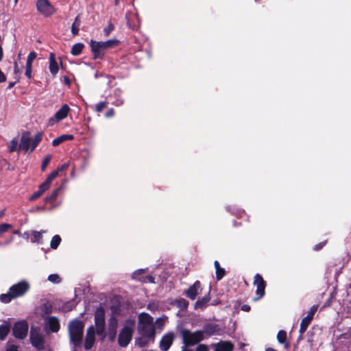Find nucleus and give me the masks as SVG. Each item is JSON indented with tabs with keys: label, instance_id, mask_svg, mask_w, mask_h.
Wrapping results in <instances>:
<instances>
[{
	"label": "nucleus",
	"instance_id": "obj_16",
	"mask_svg": "<svg viewBox=\"0 0 351 351\" xmlns=\"http://www.w3.org/2000/svg\"><path fill=\"white\" fill-rule=\"evenodd\" d=\"M45 328L47 331L56 332L60 329L59 320L56 317H49L46 319Z\"/></svg>",
	"mask_w": 351,
	"mask_h": 351
},
{
	"label": "nucleus",
	"instance_id": "obj_22",
	"mask_svg": "<svg viewBox=\"0 0 351 351\" xmlns=\"http://www.w3.org/2000/svg\"><path fill=\"white\" fill-rule=\"evenodd\" d=\"M233 345L229 341H221L214 346V351H232Z\"/></svg>",
	"mask_w": 351,
	"mask_h": 351
},
{
	"label": "nucleus",
	"instance_id": "obj_50",
	"mask_svg": "<svg viewBox=\"0 0 351 351\" xmlns=\"http://www.w3.org/2000/svg\"><path fill=\"white\" fill-rule=\"evenodd\" d=\"M14 74L16 75L15 76V79H16V81H19V80L20 72H19V66H18L16 62H14Z\"/></svg>",
	"mask_w": 351,
	"mask_h": 351
},
{
	"label": "nucleus",
	"instance_id": "obj_48",
	"mask_svg": "<svg viewBox=\"0 0 351 351\" xmlns=\"http://www.w3.org/2000/svg\"><path fill=\"white\" fill-rule=\"evenodd\" d=\"M107 104L104 101L100 102L96 106V111L100 112L103 110L104 108L106 107Z\"/></svg>",
	"mask_w": 351,
	"mask_h": 351
},
{
	"label": "nucleus",
	"instance_id": "obj_14",
	"mask_svg": "<svg viewBox=\"0 0 351 351\" xmlns=\"http://www.w3.org/2000/svg\"><path fill=\"white\" fill-rule=\"evenodd\" d=\"M254 284L256 286V293L258 295L257 299H259L265 294V282L261 275L256 274Z\"/></svg>",
	"mask_w": 351,
	"mask_h": 351
},
{
	"label": "nucleus",
	"instance_id": "obj_57",
	"mask_svg": "<svg viewBox=\"0 0 351 351\" xmlns=\"http://www.w3.org/2000/svg\"><path fill=\"white\" fill-rule=\"evenodd\" d=\"M16 82H17L16 80L15 82H10L8 84V88L11 89L14 86V84L16 83Z\"/></svg>",
	"mask_w": 351,
	"mask_h": 351
},
{
	"label": "nucleus",
	"instance_id": "obj_44",
	"mask_svg": "<svg viewBox=\"0 0 351 351\" xmlns=\"http://www.w3.org/2000/svg\"><path fill=\"white\" fill-rule=\"evenodd\" d=\"M12 228V225L6 223L0 224V234L7 232L9 229Z\"/></svg>",
	"mask_w": 351,
	"mask_h": 351
},
{
	"label": "nucleus",
	"instance_id": "obj_24",
	"mask_svg": "<svg viewBox=\"0 0 351 351\" xmlns=\"http://www.w3.org/2000/svg\"><path fill=\"white\" fill-rule=\"evenodd\" d=\"M287 332L281 330L278 332L277 339L279 343L283 344L286 349L289 348V343L287 341Z\"/></svg>",
	"mask_w": 351,
	"mask_h": 351
},
{
	"label": "nucleus",
	"instance_id": "obj_26",
	"mask_svg": "<svg viewBox=\"0 0 351 351\" xmlns=\"http://www.w3.org/2000/svg\"><path fill=\"white\" fill-rule=\"evenodd\" d=\"M122 92L120 89L117 88L114 91V95L111 96L112 98L113 97H115V99L112 101V104L116 106H119L123 104V99L121 97Z\"/></svg>",
	"mask_w": 351,
	"mask_h": 351
},
{
	"label": "nucleus",
	"instance_id": "obj_59",
	"mask_svg": "<svg viewBox=\"0 0 351 351\" xmlns=\"http://www.w3.org/2000/svg\"><path fill=\"white\" fill-rule=\"evenodd\" d=\"M30 234H31V232H25L23 234V237L25 239H28Z\"/></svg>",
	"mask_w": 351,
	"mask_h": 351
},
{
	"label": "nucleus",
	"instance_id": "obj_49",
	"mask_svg": "<svg viewBox=\"0 0 351 351\" xmlns=\"http://www.w3.org/2000/svg\"><path fill=\"white\" fill-rule=\"evenodd\" d=\"M69 167V164L68 163H64L63 164L62 166H60V167H58L56 171H54L53 172H56L57 173V176L59 175V173L61 172V171H65L66 169H67V168Z\"/></svg>",
	"mask_w": 351,
	"mask_h": 351
},
{
	"label": "nucleus",
	"instance_id": "obj_62",
	"mask_svg": "<svg viewBox=\"0 0 351 351\" xmlns=\"http://www.w3.org/2000/svg\"><path fill=\"white\" fill-rule=\"evenodd\" d=\"M265 351H276V350L273 348H267Z\"/></svg>",
	"mask_w": 351,
	"mask_h": 351
},
{
	"label": "nucleus",
	"instance_id": "obj_30",
	"mask_svg": "<svg viewBox=\"0 0 351 351\" xmlns=\"http://www.w3.org/2000/svg\"><path fill=\"white\" fill-rule=\"evenodd\" d=\"M210 297L208 295L204 296L200 299H199L195 304V309H202L204 308L206 304L209 302Z\"/></svg>",
	"mask_w": 351,
	"mask_h": 351
},
{
	"label": "nucleus",
	"instance_id": "obj_18",
	"mask_svg": "<svg viewBox=\"0 0 351 351\" xmlns=\"http://www.w3.org/2000/svg\"><path fill=\"white\" fill-rule=\"evenodd\" d=\"M49 71L54 77L59 71L58 64L56 60V56L53 53L49 54Z\"/></svg>",
	"mask_w": 351,
	"mask_h": 351
},
{
	"label": "nucleus",
	"instance_id": "obj_51",
	"mask_svg": "<svg viewBox=\"0 0 351 351\" xmlns=\"http://www.w3.org/2000/svg\"><path fill=\"white\" fill-rule=\"evenodd\" d=\"M25 75L29 79H30L32 77V66H26V69H25Z\"/></svg>",
	"mask_w": 351,
	"mask_h": 351
},
{
	"label": "nucleus",
	"instance_id": "obj_20",
	"mask_svg": "<svg viewBox=\"0 0 351 351\" xmlns=\"http://www.w3.org/2000/svg\"><path fill=\"white\" fill-rule=\"evenodd\" d=\"M57 177L56 172L51 173L46 180L39 186V189L43 193L49 188L51 182Z\"/></svg>",
	"mask_w": 351,
	"mask_h": 351
},
{
	"label": "nucleus",
	"instance_id": "obj_55",
	"mask_svg": "<svg viewBox=\"0 0 351 351\" xmlns=\"http://www.w3.org/2000/svg\"><path fill=\"white\" fill-rule=\"evenodd\" d=\"M114 114V111L112 108L110 109L106 113V117L110 118L113 117Z\"/></svg>",
	"mask_w": 351,
	"mask_h": 351
},
{
	"label": "nucleus",
	"instance_id": "obj_40",
	"mask_svg": "<svg viewBox=\"0 0 351 351\" xmlns=\"http://www.w3.org/2000/svg\"><path fill=\"white\" fill-rule=\"evenodd\" d=\"M37 55L36 52L32 51L29 53L27 56V60L26 62L27 66H32L33 61L36 59Z\"/></svg>",
	"mask_w": 351,
	"mask_h": 351
},
{
	"label": "nucleus",
	"instance_id": "obj_63",
	"mask_svg": "<svg viewBox=\"0 0 351 351\" xmlns=\"http://www.w3.org/2000/svg\"><path fill=\"white\" fill-rule=\"evenodd\" d=\"M3 215V211H0V218L2 217Z\"/></svg>",
	"mask_w": 351,
	"mask_h": 351
},
{
	"label": "nucleus",
	"instance_id": "obj_33",
	"mask_svg": "<svg viewBox=\"0 0 351 351\" xmlns=\"http://www.w3.org/2000/svg\"><path fill=\"white\" fill-rule=\"evenodd\" d=\"M14 298H15L13 296V294L11 293L10 289H9V291L7 293H3V294L0 295V301L3 303H8Z\"/></svg>",
	"mask_w": 351,
	"mask_h": 351
},
{
	"label": "nucleus",
	"instance_id": "obj_23",
	"mask_svg": "<svg viewBox=\"0 0 351 351\" xmlns=\"http://www.w3.org/2000/svg\"><path fill=\"white\" fill-rule=\"evenodd\" d=\"M117 325H118L117 320L114 317L110 318V319L109 320V324H108V332H109V337L112 340L115 338Z\"/></svg>",
	"mask_w": 351,
	"mask_h": 351
},
{
	"label": "nucleus",
	"instance_id": "obj_5",
	"mask_svg": "<svg viewBox=\"0 0 351 351\" xmlns=\"http://www.w3.org/2000/svg\"><path fill=\"white\" fill-rule=\"evenodd\" d=\"M30 341L32 345L39 350L45 348V337L39 328H31Z\"/></svg>",
	"mask_w": 351,
	"mask_h": 351
},
{
	"label": "nucleus",
	"instance_id": "obj_34",
	"mask_svg": "<svg viewBox=\"0 0 351 351\" xmlns=\"http://www.w3.org/2000/svg\"><path fill=\"white\" fill-rule=\"evenodd\" d=\"M41 139L42 134L38 133L34 136V138L32 139L30 152H32L36 148L38 144L40 142Z\"/></svg>",
	"mask_w": 351,
	"mask_h": 351
},
{
	"label": "nucleus",
	"instance_id": "obj_47",
	"mask_svg": "<svg viewBox=\"0 0 351 351\" xmlns=\"http://www.w3.org/2000/svg\"><path fill=\"white\" fill-rule=\"evenodd\" d=\"M6 351H19L18 347L11 342H8L7 345Z\"/></svg>",
	"mask_w": 351,
	"mask_h": 351
},
{
	"label": "nucleus",
	"instance_id": "obj_7",
	"mask_svg": "<svg viewBox=\"0 0 351 351\" xmlns=\"http://www.w3.org/2000/svg\"><path fill=\"white\" fill-rule=\"evenodd\" d=\"M133 326L134 323H127L121 330L118 339L120 346L125 347L130 342L132 336Z\"/></svg>",
	"mask_w": 351,
	"mask_h": 351
},
{
	"label": "nucleus",
	"instance_id": "obj_46",
	"mask_svg": "<svg viewBox=\"0 0 351 351\" xmlns=\"http://www.w3.org/2000/svg\"><path fill=\"white\" fill-rule=\"evenodd\" d=\"M43 194V192L40 191V189H38V191L34 193L29 197L30 201H34L36 199H38L40 195Z\"/></svg>",
	"mask_w": 351,
	"mask_h": 351
},
{
	"label": "nucleus",
	"instance_id": "obj_31",
	"mask_svg": "<svg viewBox=\"0 0 351 351\" xmlns=\"http://www.w3.org/2000/svg\"><path fill=\"white\" fill-rule=\"evenodd\" d=\"M84 47V45L82 43H76L72 47L71 53L73 56H78L82 51Z\"/></svg>",
	"mask_w": 351,
	"mask_h": 351
},
{
	"label": "nucleus",
	"instance_id": "obj_42",
	"mask_svg": "<svg viewBox=\"0 0 351 351\" xmlns=\"http://www.w3.org/2000/svg\"><path fill=\"white\" fill-rule=\"evenodd\" d=\"M48 280L57 284L60 282V278L58 274H51L48 276Z\"/></svg>",
	"mask_w": 351,
	"mask_h": 351
},
{
	"label": "nucleus",
	"instance_id": "obj_12",
	"mask_svg": "<svg viewBox=\"0 0 351 351\" xmlns=\"http://www.w3.org/2000/svg\"><path fill=\"white\" fill-rule=\"evenodd\" d=\"M201 284L199 281H195L193 285L190 286L184 291V294L191 300H194L196 296L202 292Z\"/></svg>",
	"mask_w": 351,
	"mask_h": 351
},
{
	"label": "nucleus",
	"instance_id": "obj_10",
	"mask_svg": "<svg viewBox=\"0 0 351 351\" xmlns=\"http://www.w3.org/2000/svg\"><path fill=\"white\" fill-rule=\"evenodd\" d=\"M38 10L44 16H49L55 12V9L48 0H38Z\"/></svg>",
	"mask_w": 351,
	"mask_h": 351
},
{
	"label": "nucleus",
	"instance_id": "obj_21",
	"mask_svg": "<svg viewBox=\"0 0 351 351\" xmlns=\"http://www.w3.org/2000/svg\"><path fill=\"white\" fill-rule=\"evenodd\" d=\"M145 269H138L135 271L132 274V278L135 280L143 282H154V278L152 276H146L144 277H138V275L140 273H145Z\"/></svg>",
	"mask_w": 351,
	"mask_h": 351
},
{
	"label": "nucleus",
	"instance_id": "obj_35",
	"mask_svg": "<svg viewBox=\"0 0 351 351\" xmlns=\"http://www.w3.org/2000/svg\"><path fill=\"white\" fill-rule=\"evenodd\" d=\"M61 242V237L59 235H55L52 237L50 242V247L52 249H56Z\"/></svg>",
	"mask_w": 351,
	"mask_h": 351
},
{
	"label": "nucleus",
	"instance_id": "obj_37",
	"mask_svg": "<svg viewBox=\"0 0 351 351\" xmlns=\"http://www.w3.org/2000/svg\"><path fill=\"white\" fill-rule=\"evenodd\" d=\"M80 25V22L78 20V18L76 17L75 21L73 22L71 26V32L73 35H77L78 34Z\"/></svg>",
	"mask_w": 351,
	"mask_h": 351
},
{
	"label": "nucleus",
	"instance_id": "obj_32",
	"mask_svg": "<svg viewBox=\"0 0 351 351\" xmlns=\"http://www.w3.org/2000/svg\"><path fill=\"white\" fill-rule=\"evenodd\" d=\"M10 327L8 324H2L0 326V339L3 340L8 332H10Z\"/></svg>",
	"mask_w": 351,
	"mask_h": 351
},
{
	"label": "nucleus",
	"instance_id": "obj_39",
	"mask_svg": "<svg viewBox=\"0 0 351 351\" xmlns=\"http://www.w3.org/2000/svg\"><path fill=\"white\" fill-rule=\"evenodd\" d=\"M176 304L178 307L182 309L186 308L189 306V302L184 298L178 299L176 301Z\"/></svg>",
	"mask_w": 351,
	"mask_h": 351
},
{
	"label": "nucleus",
	"instance_id": "obj_61",
	"mask_svg": "<svg viewBox=\"0 0 351 351\" xmlns=\"http://www.w3.org/2000/svg\"><path fill=\"white\" fill-rule=\"evenodd\" d=\"M182 351H193V350L189 349V348H186V346H185V347H184V348H182Z\"/></svg>",
	"mask_w": 351,
	"mask_h": 351
},
{
	"label": "nucleus",
	"instance_id": "obj_64",
	"mask_svg": "<svg viewBox=\"0 0 351 351\" xmlns=\"http://www.w3.org/2000/svg\"><path fill=\"white\" fill-rule=\"evenodd\" d=\"M143 274V273H140V274H138V277H144V276H142V274Z\"/></svg>",
	"mask_w": 351,
	"mask_h": 351
},
{
	"label": "nucleus",
	"instance_id": "obj_56",
	"mask_svg": "<svg viewBox=\"0 0 351 351\" xmlns=\"http://www.w3.org/2000/svg\"><path fill=\"white\" fill-rule=\"evenodd\" d=\"M241 309L244 311H248L250 309V307L248 305H243L241 307Z\"/></svg>",
	"mask_w": 351,
	"mask_h": 351
},
{
	"label": "nucleus",
	"instance_id": "obj_25",
	"mask_svg": "<svg viewBox=\"0 0 351 351\" xmlns=\"http://www.w3.org/2000/svg\"><path fill=\"white\" fill-rule=\"evenodd\" d=\"M95 324H105V312L102 308H99L96 310L95 313Z\"/></svg>",
	"mask_w": 351,
	"mask_h": 351
},
{
	"label": "nucleus",
	"instance_id": "obj_28",
	"mask_svg": "<svg viewBox=\"0 0 351 351\" xmlns=\"http://www.w3.org/2000/svg\"><path fill=\"white\" fill-rule=\"evenodd\" d=\"M45 230H41V231H36L33 230L31 232V234L33 236V238L31 239V241L32 243H42V236L43 234L45 233Z\"/></svg>",
	"mask_w": 351,
	"mask_h": 351
},
{
	"label": "nucleus",
	"instance_id": "obj_11",
	"mask_svg": "<svg viewBox=\"0 0 351 351\" xmlns=\"http://www.w3.org/2000/svg\"><path fill=\"white\" fill-rule=\"evenodd\" d=\"M317 310V306L313 305L308 311L307 315L304 317L300 324V336L306 330L308 325L311 322L315 312Z\"/></svg>",
	"mask_w": 351,
	"mask_h": 351
},
{
	"label": "nucleus",
	"instance_id": "obj_38",
	"mask_svg": "<svg viewBox=\"0 0 351 351\" xmlns=\"http://www.w3.org/2000/svg\"><path fill=\"white\" fill-rule=\"evenodd\" d=\"M96 330L98 335L102 337H105V324H95Z\"/></svg>",
	"mask_w": 351,
	"mask_h": 351
},
{
	"label": "nucleus",
	"instance_id": "obj_6",
	"mask_svg": "<svg viewBox=\"0 0 351 351\" xmlns=\"http://www.w3.org/2000/svg\"><path fill=\"white\" fill-rule=\"evenodd\" d=\"M70 111L71 108L67 104L62 105V107L55 113V114L48 119L47 126L52 127L60 121L66 119Z\"/></svg>",
	"mask_w": 351,
	"mask_h": 351
},
{
	"label": "nucleus",
	"instance_id": "obj_2",
	"mask_svg": "<svg viewBox=\"0 0 351 351\" xmlns=\"http://www.w3.org/2000/svg\"><path fill=\"white\" fill-rule=\"evenodd\" d=\"M84 323L79 319H74L69 324V335L70 343L74 347L82 345L84 334Z\"/></svg>",
	"mask_w": 351,
	"mask_h": 351
},
{
	"label": "nucleus",
	"instance_id": "obj_17",
	"mask_svg": "<svg viewBox=\"0 0 351 351\" xmlns=\"http://www.w3.org/2000/svg\"><path fill=\"white\" fill-rule=\"evenodd\" d=\"M32 138L28 132L23 133L21 136V141L19 145V150L27 152L31 147Z\"/></svg>",
	"mask_w": 351,
	"mask_h": 351
},
{
	"label": "nucleus",
	"instance_id": "obj_58",
	"mask_svg": "<svg viewBox=\"0 0 351 351\" xmlns=\"http://www.w3.org/2000/svg\"><path fill=\"white\" fill-rule=\"evenodd\" d=\"M3 57V48H2V46L0 45V61L2 60Z\"/></svg>",
	"mask_w": 351,
	"mask_h": 351
},
{
	"label": "nucleus",
	"instance_id": "obj_43",
	"mask_svg": "<svg viewBox=\"0 0 351 351\" xmlns=\"http://www.w3.org/2000/svg\"><path fill=\"white\" fill-rule=\"evenodd\" d=\"M50 160H51V156L50 155L47 156L44 158V160H43V162H42V165H41V170L43 171H44L45 170L46 167H47V165L50 162Z\"/></svg>",
	"mask_w": 351,
	"mask_h": 351
},
{
	"label": "nucleus",
	"instance_id": "obj_19",
	"mask_svg": "<svg viewBox=\"0 0 351 351\" xmlns=\"http://www.w3.org/2000/svg\"><path fill=\"white\" fill-rule=\"evenodd\" d=\"M57 177L56 172L51 173L46 180L39 186V189L43 193L49 188L51 182Z\"/></svg>",
	"mask_w": 351,
	"mask_h": 351
},
{
	"label": "nucleus",
	"instance_id": "obj_13",
	"mask_svg": "<svg viewBox=\"0 0 351 351\" xmlns=\"http://www.w3.org/2000/svg\"><path fill=\"white\" fill-rule=\"evenodd\" d=\"M95 340V330L93 326H90L88 328L85 338L84 348L86 350L90 349Z\"/></svg>",
	"mask_w": 351,
	"mask_h": 351
},
{
	"label": "nucleus",
	"instance_id": "obj_54",
	"mask_svg": "<svg viewBox=\"0 0 351 351\" xmlns=\"http://www.w3.org/2000/svg\"><path fill=\"white\" fill-rule=\"evenodd\" d=\"M196 351H208V348L206 346L201 344L197 347Z\"/></svg>",
	"mask_w": 351,
	"mask_h": 351
},
{
	"label": "nucleus",
	"instance_id": "obj_27",
	"mask_svg": "<svg viewBox=\"0 0 351 351\" xmlns=\"http://www.w3.org/2000/svg\"><path fill=\"white\" fill-rule=\"evenodd\" d=\"M73 138L74 136L72 134H62L58 136V138L53 139L52 141V145L53 146H57L65 141H70L73 140Z\"/></svg>",
	"mask_w": 351,
	"mask_h": 351
},
{
	"label": "nucleus",
	"instance_id": "obj_15",
	"mask_svg": "<svg viewBox=\"0 0 351 351\" xmlns=\"http://www.w3.org/2000/svg\"><path fill=\"white\" fill-rule=\"evenodd\" d=\"M174 339V334L169 332L165 335L160 342V348L162 351H167L171 346Z\"/></svg>",
	"mask_w": 351,
	"mask_h": 351
},
{
	"label": "nucleus",
	"instance_id": "obj_45",
	"mask_svg": "<svg viewBox=\"0 0 351 351\" xmlns=\"http://www.w3.org/2000/svg\"><path fill=\"white\" fill-rule=\"evenodd\" d=\"M114 29V25L112 23H109L107 27L104 29V34L106 36H108L110 32Z\"/></svg>",
	"mask_w": 351,
	"mask_h": 351
},
{
	"label": "nucleus",
	"instance_id": "obj_52",
	"mask_svg": "<svg viewBox=\"0 0 351 351\" xmlns=\"http://www.w3.org/2000/svg\"><path fill=\"white\" fill-rule=\"evenodd\" d=\"M165 322V319L164 318H158L156 321V324L158 326L159 328H162Z\"/></svg>",
	"mask_w": 351,
	"mask_h": 351
},
{
	"label": "nucleus",
	"instance_id": "obj_3",
	"mask_svg": "<svg viewBox=\"0 0 351 351\" xmlns=\"http://www.w3.org/2000/svg\"><path fill=\"white\" fill-rule=\"evenodd\" d=\"M119 43V40L117 39H111L104 42H97L91 40L90 45L95 58H101L106 50L117 47Z\"/></svg>",
	"mask_w": 351,
	"mask_h": 351
},
{
	"label": "nucleus",
	"instance_id": "obj_41",
	"mask_svg": "<svg viewBox=\"0 0 351 351\" xmlns=\"http://www.w3.org/2000/svg\"><path fill=\"white\" fill-rule=\"evenodd\" d=\"M18 143H19V141H18L17 138H13L10 141V145H9V151L10 152H13L16 150L17 146H18Z\"/></svg>",
	"mask_w": 351,
	"mask_h": 351
},
{
	"label": "nucleus",
	"instance_id": "obj_9",
	"mask_svg": "<svg viewBox=\"0 0 351 351\" xmlns=\"http://www.w3.org/2000/svg\"><path fill=\"white\" fill-rule=\"evenodd\" d=\"M11 293L13 294V296L16 298H19L23 296L29 289V285L27 282L25 280H22L16 284L13 285L10 287Z\"/></svg>",
	"mask_w": 351,
	"mask_h": 351
},
{
	"label": "nucleus",
	"instance_id": "obj_60",
	"mask_svg": "<svg viewBox=\"0 0 351 351\" xmlns=\"http://www.w3.org/2000/svg\"><path fill=\"white\" fill-rule=\"evenodd\" d=\"M13 240V238H11L10 241H7L4 243V245H9Z\"/></svg>",
	"mask_w": 351,
	"mask_h": 351
},
{
	"label": "nucleus",
	"instance_id": "obj_1",
	"mask_svg": "<svg viewBox=\"0 0 351 351\" xmlns=\"http://www.w3.org/2000/svg\"><path fill=\"white\" fill-rule=\"evenodd\" d=\"M138 330L141 335L136 340L139 346L144 347L154 341L155 328L153 318L149 314L142 313L138 315Z\"/></svg>",
	"mask_w": 351,
	"mask_h": 351
},
{
	"label": "nucleus",
	"instance_id": "obj_8",
	"mask_svg": "<svg viewBox=\"0 0 351 351\" xmlns=\"http://www.w3.org/2000/svg\"><path fill=\"white\" fill-rule=\"evenodd\" d=\"M29 329L28 324L26 321H19L14 324L12 328L14 336L19 339L26 337Z\"/></svg>",
	"mask_w": 351,
	"mask_h": 351
},
{
	"label": "nucleus",
	"instance_id": "obj_4",
	"mask_svg": "<svg viewBox=\"0 0 351 351\" xmlns=\"http://www.w3.org/2000/svg\"><path fill=\"white\" fill-rule=\"evenodd\" d=\"M182 337L183 343L186 346H193L204 339V332L197 330L192 332L189 330H183L182 331Z\"/></svg>",
	"mask_w": 351,
	"mask_h": 351
},
{
	"label": "nucleus",
	"instance_id": "obj_36",
	"mask_svg": "<svg viewBox=\"0 0 351 351\" xmlns=\"http://www.w3.org/2000/svg\"><path fill=\"white\" fill-rule=\"evenodd\" d=\"M60 189H61V188L59 187V188L53 190L52 191V193H51V195L46 198V202H53L56 199Z\"/></svg>",
	"mask_w": 351,
	"mask_h": 351
},
{
	"label": "nucleus",
	"instance_id": "obj_29",
	"mask_svg": "<svg viewBox=\"0 0 351 351\" xmlns=\"http://www.w3.org/2000/svg\"><path fill=\"white\" fill-rule=\"evenodd\" d=\"M215 273H216V278L217 280H220L225 275V269L220 267L219 263L217 261H215L214 263Z\"/></svg>",
	"mask_w": 351,
	"mask_h": 351
},
{
	"label": "nucleus",
	"instance_id": "obj_53",
	"mask_svg": "<svg viewBox=\"0 0 351 351\" xmlns=\"http://www.w3.org/2000/svg\"><path fill=\"white\" fill-rule=\"evenodd\" d=\"M326 244V241L322 242V243H320L319 244H317L315 245L314 247V250H319L320 249H322L323 247V246H324Z\"/></svg>",
	"mask_w": 351,
	"mask_h": 351
}]
</instances>
